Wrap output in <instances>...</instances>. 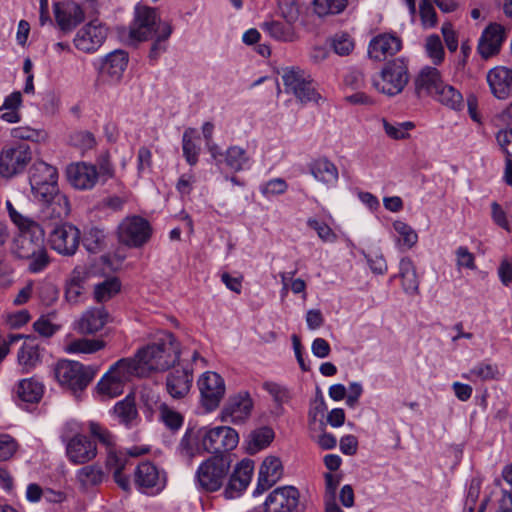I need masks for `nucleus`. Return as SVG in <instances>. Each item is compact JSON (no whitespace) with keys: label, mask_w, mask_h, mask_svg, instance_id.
Listing matches in <instances>:
<instances>
[{"label":"nucleus","mask_w":512,"mask_h":512,"mask_svg":"<svg viewBox=\"0 0 512 512\" xmlns=\"http://www.w3.org/2000/svg\"><path fill=\"white\" fill-rule=\"evenodd\" d=\"M66 176L69 184L78 190H91L100 180L97 166L83 161L69 164Z\"/></svg>","instance_id":"f3484780"},{"label":"nucleus","mask_w":512,"mask_h":512,"mask_svg":"<svg viewBox=\"0 0 512 512\" xmlns=\"http://www.w3.org/2000/svg\"><path fill=\"white\" fill-rule=\"evenodd\" d=\"M57 169L44 161H36L29 170L30 186H38L49 181H57Z\"/></svg>","instance_id":"f704fd0d"},{"label":"nucleus","mask_w":512,"mask_h":512,"mask_svg":"<svg viewBox=\"0 0 512 512\" xmlns=\"http://www.w3.org/2000/svg\"><path fill=\"white\" fill-rule=\"evenodd\" d=\"M433 97L451 109L460 110L463 107L462 94L453 86L445 84L444 82Z\"/></svg>","instance_id":"4c0bfd02"},{"label":"nucleus","mask_w":512,"mask_h":512,"mask_svg":"<svg viewBox=\"0 0 512 512\" xmlns=\"http://www.w3.org/2000/svg\"><path fill=\"white\" fill-rule=\"evenodd\" d=\"M54 16L57 26L63 33L71 32L85 18L83 9L74 1L56 3Z\"/></svg>","instance_id":"4be33fe9"},{"label":"nucleus","mask_w":512,"mask_h":512,"mask_svg":"<svg viewBox=\"0 0 512 512\" xmlns=\"http://www.w3.org/2000/svg\"><path fill=\"white\" fill-rule=\"evenodd\" d=\"M486 80L490 91L499 100H505L512 95V69L496 66L487 72Z\"/></svg>","instance_id":"b1692460"},{"label":"nucleus","mask_w":512,"mask_h":512,"mask_svg":"<svg viewBox=\"0 0 512 512\" xmlns=\"http://www.w3.org/2000/svg\"><path fill=\"white\" fill-rule=\"evenodd\" d=\"M394 230L399 234V243L407 249L412 248L418 241V235L415 230L403 221L393 223Z\"/></svg>","instance_id":"5fc2aeb1"},{"label":"nucleus","mask_w":512,"mask_h":512,"mask_svg":"<svg viewBox=\"0 0 512 512\" xmlns=\"http://www.w3.org/2000/svg\"><path fill=\"white\" fill-rule=\"evenodd\" d=\"M263 388L272 396L273 400L279 407L287 403L291 398L289 390L280 384L265 382L263 384Z\"/></svg>","instance_id":"13d9d810"},{"label":"nucleus","mask_w":512,"mask_h":512,"mask_svg":"<svg viewBox=\"0 0 512 512\" xmlns=\"http://www.w3.org/2000/svg\"><path fill=\"white\" fill-rule=\"evenodd\" d=\"M97 373L94 366H85L78 361L59 360L54 367V375L60 385L74 394L81 392L90 384Z\"/></svg>","instance_id":"423d86ee"},{"label":"nucleus","mask_w":512,"mask_h":512,"mask_svg":"<svg viewBox=\"0 0 512 512\" xmlns=\"http://www.w3.org/2000/svg\"><path fill=\"white\" fill-rule=\"evenodd\" d=\"M265 512H303L305 506L300 502V492L294 486L274 489L264 503Z\"/></svg>","instance_id":"4468645a"},{"label":"nucleus","mask_w":512,"mask_h":512,"mask_svg":"<svg viewBox=\"0 0 512 512\" xmlns=\"http://www.w3.org/2000/svg\"><path fill=\"white\" fill-rule=\"evenodd\" d=\"M49 225L33 222L19 229L12 245V253L21 260L28 261L31 273L43 271L50 259L45 247V233Z\"/></svg>","instance_id":"7ed1b4c3"},{"label":"nucleus","mask_w":512,"mask_h":512,"mask_svg":"<svg viewBox=\"0 0 512 512\" xmlns=\"http://www.w3.org/2000/svg\"><path fill=\"white\" fill-rule=\"evenodd\" d=\"M367 263L375 274H384L387 272V263L381 253H368L365 254Z\"/></svg>","instance_id":"774afa93"},{"label":"nucleus","mask_w":512,"mask_h":512,"mask_svg":"<svg viewBox=\"0 0 512 512\" xmlns=\"http://www.w3.org/2000/svg\"><path fill=\"white\" fill-rule=\"evenodd\" d=\"M105 240L106 235L104 230L93 227L85 233L83 246L90 253H98L105 248Z\"/></svg>","instance_id":"a18cd8bd"},{"label":"nucleus","mask_w":512,"mask_h":512,"mask_svg":"<svg viewBox=\"0 0 512 512\" xmlns=\"http://www.w3.org/2000/svg\"><path fill=\"white\" fill-rule=\"evenodd\" d=\"M88 430L93 437L107 448L108 456L110 453H117L115 449V437L107 428L97 422L90 421L88 423Z\"/></svg>","instance_id":"c03bdc74"},{"label":"nucleus","mask_w":512,"mask_h":512,"mask_svg":"<svg viewBox=\"0 0 512 512\" xmlns=\"http://www.w3.org/2000/svg\"><path fill=\"white\" fill-rule=\"evenodd\" d=\"M120 289L121 283L118 278H108L95 286L94 296L97 302H106L119 293Z\"/></svg>","instance_id":"37998d69"},{"label":"nucleus","mask_w":512,"mask_h":512,"mask_svg":"<svg viewBox=\"0 0 512 512\" xmlns=\"http://www.w3.org/2000/svg\"><path fill=\"white\" fill-rule=\"evenodd\" d=\"M18 362L24 372H29L40 362V353L36 345L24 344L18 352Z\"/></svg>","instance_id":"49530a36"},{"label":"nucleus","mask_w":512,"mask_h":512,"mask_svg":"<svg viewBox=\"0 0 512 512\" xmlns=\"http://www.w3.org/2000/svg\"><path fill=\"white\" fill-rule=\"evenodd\" d=\"M443 84L438 69L434 67H425L421 70L415 81L416 92L421 95L425 93L433 96Z\"/></svg>","instance_id":"7c9ffc66"},{"label":"nucleus","mask_w":512,"mask_h":512,"mask_svg":"<svg viewBox=\"0 0 512 512\" xmlns=\"http://www.w3.org/2000/svg\"><path fill=\"white\" fill-rule=\"evenodd\" d=\"M180 344L175 336L167 331L159 333L156 339L140 348L132 360L137 364V370L143 371V377L156 371H166L180 358Z\"/></svg>","instance_id":"f03ea898"},{"label":"nucleus","mask_w":512,"mask_h":512,"mask_svg":"<svg viewBox=\"0 0 512 512\" xmlns=\"http://www.w3.org/2000/svg\"><path fill=\"white\" fill-rule=\"evenodd\" d=\"M160 419L171 431H178L184 422V417L165 403L159 407Z\"/></svg>","instance_id":"8fccbe9b"},{"label":"nucleus","mask_w":512,"mask_h":512,"mask_svg":"<svg viewBox=\"0 0 512 512\" xmlns=\"http://www.w3.org/2000/svg\"><path fill=\"white\" fill-rule=\"evenodd\" d=\"M132 358H122L114 363L97 384L98 393L115 398L123 393L124 385L132 376L143 377Z\"/></svg>","instance_id":"20e7f679"},{"label":"nucleus","mask_w":512,"mask_h":512,"mask_svg":"<svg viewBox=\"0 0 512 512\" xmlns=\"http://www.w3.org/2000/svg\"><path fill=\"white\" fill-rule=\"evenodd\" d=\"M286 22L270 21L263 23V29L269 33L271 37L278 41L289 42L295 39V31L292 26L298 18V11L296 6L291 3L287 11H282Z\"/></svg>","instance_id":"bb28decb"},{"label":"nucleus","mask_w":512,"mask_h":512,"mask_svg":"<svg viewBox=\"0 0 512 512\" xmlns=\"http://www.w3.org/2000/svg\"><path fill=\"white\" fill-rule=\"evenodd\" d=\"M402 48L401 39L390 33H383L371 39L368 46V55L371 59L383 61L393 56Z\"/></svg>","instance_id":"a878e982"},{"label":"nucleus","mask_w":512,"mask_h":512,"mask_svg":"<svg viewBox=\"0 0 512 512\" xmlns=\"http://www.w3.org/2000/svg\"><path fill=\"white\" fill-rule=\"evenodd\" d=\"M307 225L317 232L318 237L322 241L329 242V243H333L336 241V239H337L336 234L325 222H321L316 219L309 218L307 221Z\"/></svg>","instance_id":"052dcab7"},{"label":"nucleus","mask_w":512,"mask_h":512,"mask_svg":"<svg viewBox=\"0 0 512 512\" xmlns=\"http://www.w3.org/2000/svg\"><path fill=\"white\" fill-rule=\"evenodd\" d=\"M420 17L424 27H434L437 22L436 11L433 5L427 0L421 1Z\"/></svg>","instance_id":"338daca9"},{"label":"nucleus","mask_w":512,"mask_h":512,"mask_svg":"<svg viewBox=\"0 0 512 512\" xmlns=\"http://www.w3.org/2000/svg\"><path fill=\"white\" fill-rule=\"evenodd\" d=\"M202 450L213 456L229 455V451L237 447L239 435L229 426L199 427Z\"/></svg>","instance_id":"0eeeda50"},{"label":"nucleus","mask_w":512,"mask_h":512,"mask_svg":"<svg viewBox=\"0 0 512 512\" xmlns=\"http://www.w3.org/2000/svg\"><path fill=\"white\" fill-rule=\"evenodd\" d=\"M426 51L434 64H440L444 59V48L438 35H430L426 40Z\"/></svg>","instance_id":"4d7b16f0"},{"label":"nucleus","mask_w":512,"mask_h":512,"mask_svg":"<svg viewBox=\"0 0 512 512\" xmlns=\"http://www.w3.org/2000/svg\"><path fill=\"white\" fill-rule=\"evenodd\" d=\"M288 185L282 178H275L266 182L261 187V192L265 196L280 195L286 192Z\"/></svg>","instance_id":"69168bd1"},{"label":"nucleus","mask_w":512,"mask_h":512,"mask_svg":"<svg viewBox=\"0 0 512 512\" xmlns=\"http://www.w3.org/2000/svg\"><path fill=\"white\" fill-rule=\"evenodd\" d=\"M193 383V369L190 364L174 368L166 376V390L173 399H183L188 395Z\"/></svg>","instance_id":"412c9836"},{"label":"nucleus","mask_w":512,"mask_h":512,"mask_svg":"<svg viewBox=\"0 0 512 512\" xmlns=\"http://www.w3.org/2000/svg\"><path fill=\"white\" fill-rule=\"evenodd\" d=\"M253 408V401L248 392L231 396L222 410V420L240 424L247 420Z\"/></svg>","instance_id":"aec40b11"},{"label":"nucleus","mask_w":512,"mask_h":512,"mask_svg":"<svg viewBox=\"0 0 512 512\" xmlns=\"http://www.w3.org/2000/svg\"><path fill=\"white\" fill-rule=\"evenodd\" d=\"M76 477L83 487L97 486L104 479V472L97 464L86 465L77 471Z\"/></svg>","instance_id":"a19ab883"},{"label":"nucleus","mask_w":512,"mask_h":512,"mask_svg":"<svg viewBox=\"0 0 512 512\" xmlns=\"http://www.w3.org/2000/svg\"><path fill=\"white\" fill-rule=\"evenodd\" d=\"M309 172L317 180L326 185H334L338 181V169L334 163L326 158L313 160L309 165Z\"/></svg>","instance_id":"473e14b6"},{"label":"nucleus","mask_w":512,"mask_h":512,"mask_svg":"<svg viewBox=\"0 0 512 512\" xmlns=\"http://www.w3.org/2000/svg\"><path fill=\"white\" fill-rule=\"evenodd\" d=\"M61 438L66 442V454L72 463L85 464L96 457L97 446L87 436L76 433L69 440L64 435Z\"/></svg>","instance_id":"a211bd4d"},{"label":"nucleus","mask_w":512,"mask_h":512,"mask_svg":"<svg viewBox=\"0 0 512 512\" xmlns=\"http://www.w3.org/2000/svg\"><path fill=\"white\" fill-rule=\"evenodd\" d=\"M504 41V29L499 24H490L483 32L478 41V53L483 59L496 55Z\"/></svg>","instance_id":"cd10ccee"},{"label":"nucleus","mask_w":512,"mask_h":512,"mask_svg":"<svg viewBox=\"0 0 512 512\" xmlns=\"http://www.w3.org/2000/svg\"><path fill=\"white\" fill-rule=\"evenodd\" d=\"M114 413L119 421L125 425H129L137 416V409L134 400L126 397L114 406Z\"/></svg>","instance_id":"603ef678"},{"label":"nucleus","mask_w":512,"mask_h":512,"mask_svg":"<svg viewBox=\"0 0 512 512\" xmlns=\"http://www.w3.org/2000/svg\"><path fill=\"white\" fill-rule=\"evenodd\" d=\"M128 64V53L123 50H115L109 53L103 60L100 73L110 83H118Z\"/></svg>","instance_id":"c85d7f7f"},{"label":"nucleus","mask_w":512,"mask_h":512,"mask_svg":"<svg viewBox=\"0 0 512 512\" xmlns=\"http://www.w3.org/2000/svg\"><path fill=\"white\" fill-rule=\"evenodd\" d=\"M18 445L8 434H0V461L9 460L17 451Z\"/></svg>","instance_id":"e2e57ef3"},{"label":"nucleus","mask_w":512,"mask_h":512,"mask_svg":"<svg viewBox=\"0 0 512 512\" xmlns=\"http://www.w3.org/2000/svg\"><path fill=\"white\" fill-rule=\"evenodd\" d=\"M281 78L286 93H292L301 103L317 102L320 95L310 75L298 67L282 69Z\"/></svg>","instance_id":"9d476101"},{"label":"nucleus","mask_w":512,"mask_h":512,"mask_svg":"<svg viewBox=\"0 0 512 512\" xmlns=\"http://www.w3.org/2000/svg\"><path fill=\"white\" fill-rule=\"evenodd\" d=\"M31 160L32 151L27 144L4 146L0 151V176L4 179L17 177L26 170Z\"/></svg>","instance_id":"9b49d317"},{"label":"nucleus","mask_w":512,"mask_h":512,"mask_svg":"<svg viewBox=\"0 0 512 512\" xmlns=\"http://www.w3.org/2000/svg\"><path fill=\"white\" fill-rule=\"evenodd\" d=\"M105 343L98 339L80 338L71 341L67 346L69 353H94L104 348Z\"/></svg>","instance_id":"de8ad7c7"},{"label":"nucleus","mask_w":512,"mask_h":512,"mask_svg":"<svg viewBox=\"0 0 512 512\" xmlns=\"http://www.w3.org/2000/svg\"><path fill=\"white\" fill-rule=\"evenodd\" d=\"M398 276L401 279L403 291L411 296L419 294L420 280L416 266L411 258L403 257L399 262Z\"/></svg>","instance_id":"c756f323"},{"label":"nucleus","mask_w":512,"mask_h":512,"mask_svg":"<svg viewBox=\"0 0 512 512\" xmlns=\"http://www.w3.org/2000/svg\"><path fill=\"white\" fill-rule=\"evenodd\" d=\"M498 374L497 366L489 363H479L475 367L469 370L468 373L463 374L462 377L471 381L475 380H491Z\"/></svg>","instance_id":"3c124183"},{"label":"nucleus","mask_w":512,"mask_h":512,"mask_svg":"<svg viewBox=\"0 0 512 512\" xmlns=\"http://www.w3.org/2000/svg\"><path fill=\"white\" fill-rule=\"evenodd\" d=\"M282 475L283 465L281 460L276 456L266 457L260 466L258 482L253 494H262L275 485Z\"/></svg>","instance_id":"393cba45"},{"label":"nucleus","mask_w":512,"mask_h":512,"mask_svg":"<svg viewBox=\"0 0 512 512\" xmlns=\"http://www.w3.org/2000/svg\"><path fill=\"white\" fill-rule=\"evenodd\" d=\"M274 431L268 426L253 430L249 435L248 450L251 454L268 447L274 439Z\"/></svg>","instance_id":"e433bc0d"},{"label":"nucleus","mask_w":512,"mask_h":512,"mask_svg":"<svg viewBox=\"0 0 512 512\" xmlns=\"http://www.w3.org/2000/svg\"><path fill=\"white\" fill-rule=\"evenodd\" d=\"M108 313L103 308H92L83 313L78 321V330L83 334H93L107 323Z\"/></svg>","instance_id":"2f4dec72"},{"label":"nucleus","mask_w":512,"mask_h":512,"mask_svg":"<svg viewBox=\"0 0 512 512\" xmlns=\"http://www.w3.org/2000/svg\"><path fill=\"white\" fill-rule=\"evenodd\" d=\"M248 162L249 157L246 150L239 146H231L225 152L223 163L234 172L244 170Z\"/></svg>","instance_id":"ea45409f"},{"label":"nucleus","mask_w":512,"mask_h":512,"mask_svg":"<svg viewBox=\"0 0 512 512\" xmlns=\"http://www.w3.org/2000/svg\"><path fill=\"white\" fill-rule=\"evenodd\" d=\"M202 405L208 411L216 409L225 394L224 379L216 372H205L198 379Z\"/></svg>","instance_id":"2eb2a0df"},{"label":"nucleus","mask_w":512,"mask_h":512,"mask_svg":"<svg viewBox=\"0 0 512 512\" xmlns=\"http://www.w3.org/2000/svg\"><path fill=\"white\" fill-rule=\"evenodd\" d=\"M135 483L143 492L156 494L166 485L165 473L151 462H142L136 468Z\"/></svg>","instance_id":"6ab92c4d"},{"label":"nucleus","mask_w":512,"mask_h":512,"mask_svg":"<svg viewBox=\"0 0 512 512\" xmlns=\"http://www.w3.org/2000/svg\"><path fill=\"white\" fill-rule=\"evenodd\" d=\"M456 265L458 269L467 268L470 270L476 269L475 257L465 246H460L455 251Z\"/></svg>","instance_id":"0e129e2a"},{"label":"nucleus","mask_w":512,"mask_h":512,"mask_svg":"<svg viewBox=\"0 0 512 512\" xmlns=\"http://www.w3.org/2000/svg\"><path fill=\"white\" fill-rule=\"evenodd\" d=\"M119 241L129 247H141L151 237L150 223L141 216H130L123 219L117 229Z\"/></svg>","instance_id":"ddd939ff"},{"label":"nucleus","mask_w":512,"mask_h":512,"mask_svg":"<svg viewBox=\"0 0 512 512\" xmlns=\"http://www.w3.org/2000/svg\"><path fill=\"white\" fill-rule=\"evenodd\" d=\"M171 34V25L160 20L155 8L144 5L135 7L134 19L129 27V40L135 45L139 42L153 40L148 54L151 62H156L160 55L167 50Z\"/></svg>","instance_id":"f257e3e1"},{"label":"nucleus","mask_w":512,"mask_h":512,"mask_svg":"<svg viewBox=\"0 0 512 512\" xmlns=\"http://www.w3.org/2000/svg\"><path fill=\"white\" fill-rule=\"evenodd\" d=\"M194 130L189 128L184 131L182 136L183 156L190 166H194L198 162L200 154L199 138L193 137Z\"/></svg>","instance_id":"58836bf2"},{"label":"nucleus","mask_w":512,"mask_h":512,"mask_svg":"<svg viewBox=\"0 0 512 512\" xmlns=\"http://www.w3.org/2000/svg\"><path fill=\"white\" fill-rule=\"evenodd\" d=\"M409 81L408 67L404 58L387 62L374 86L384 94L394 96L402 92Z\"/></svg>","instance_id":"f8f14e48"},{"label":"nucleus","mask_w":512,"mask_h":512,"mask_svg":"<svg viewBox=\"0 0 512 512\" xmlns=\"http://www.w3.org/2000/svg\"><path fill=\"white\" fill-rule=\"evenodd\" d=\"M34 198L42 203L41 220L62 219L70 211L69 200L60 193L57 181H49L38 186H31Z\"/></svg>","instance_id":"39448f33"},{"label":"nucleus","mask_w":512,"mask_h":512,"mask_svg":"<svg viewBox=\"0 0 512 512\" xmlns=\"http://www.w3.org/2000/svg\"><path fill=\"white\" fill-rule=\"evenodd\" d=\"M106 37L107 27L98 19H94L78 30L73 42L78 50L93 53L102 46Z\"/></svg>","instance_id":"dca6fc26"},{"label":"nucleus","mask_w":512,"mask_h":512,"mask_svg":"<svg viewBox=\"0 0 512 512\" xmlns=\"http://www.w3.org/2000/svg\"><path fill=\"white\" fill-rule=\"evenodd\" d=\"M60 219L41 220L43 225H50L49 243L53 250L62 255H73L79 245L80 231L73 225L58 223Z\"/></svg>","instance_id":"1a4fd4ad"},{"label":"nucleus","mask_w":512,"mask_h":512,"mask_svg":"<svg viewBox=\"0 0 512 512\" xmlns=\"http://www.w3.org/2000/svg\"><path fill=\"white\" fill-rule=\"evenodd\" d=\"M43 393L44 385L34 378L21 380L16 388L18 398L26 403H38Z\"/></svg>","instance_id":"72a5a7b5"},{"label":"nucleus","mask_w":512,"mask_h":512,"mask_svg":"<svg viewBox=\"0 0 512 512\" xmlns=\"http://www.w3.org/2000/svg\"><path fill=\"white\" fill-rule=\"evenodd\" d=\"M332 47L338 55H348L354 48V42L348 33H336L332 38Z\"/></svg>","instance_id":"bf43d9fd"},{"label":"nucleus","mask_w":512,"mask_h":512,"mask_svg":"<svg viewBox=\"0 0 512 512\" xmlns=\"http://www.w3.org/2000/svg\"><path fill=\"white\" fill-rule=\"evenodd\" d=\"M106 463L109 468L114 469V481L120 488L127 491L130 487V481L129 478L123 474L125 459H123L121 455H118V453H110V455L107 456Z\"/></svg>","instance_id":"79ce46f5"},{"label":"nucleus","mask_w":512,"mask_h":512,"mask_svg":"<svg viewBox=\"0 0 512 512\" xmlns=\"http://www.w3.org/2000/svg\"><path fill=\"white\" fill-rule=\"evenodd\" d=\"M254 470V461L243 459L237 464L224 490L227 499L239 497L249 485Z\"/></svg>","instance_id":"5701e85b"},{"label":"nucleus","mask_w":512,"mask_h":512,"mask_svg":"<svg viewBox=\"0 0 512 512\" xmlns=\"http://www.w3.org/2000/svg\"><path fill=\"white\" fill-rule=\"evenodd\" d=\"M230 455L212 456L204 461L196 472L197 481L207 492L219 490L230 469Z\"/></svg>","instance_id":"6e6552de"},{"label":"nucleus","mask_w":512,"mask_h":512,"mask_svg":"<svg viewBox=\"0 0 512 512\" xmlns=\"http://www.w3.org/2000/svg\"><path fill=\"white\" fill-rule=\"evenodd\" d=\"M11 136L15 139L39 142L44 139L45 133L30 127H16L11 130Z\"/></svg>","instance_id":"680f3d73"},{"label":"nucleus","mask_w":512,"mask_h":512,"mask_svg":"<svg viewBox=\"0 0 512 512\" xmlns=\"http://www.w3.org/2000/svg\"><path fill=\"white\" fill-rule=\"evenodd\" d=\"M383 128L385 133L394 140H404L410 137L409 131L415 128L411 121L392 124L383 119Z\"/></svg>","instance_id":"864d4df0"},{"label":"nucleus","mask_w":512,"mask_h":512,"mask_svg":"<svg viewBox=\"0 0 512 512\" xmlns=\"http://www.w3.org/2000/svg\"><path fill=\"white\" fill-rule=\"evenodd\" d=\"M313 6L315 13L324 17L341 13L347 6V0H314Z\"/></svg>","instance_id":"09e8293b"},{"label":"nucleus","mask_w":512,"mask_h":512,"mask_svg":"<svg viewBox=\"0 0 512 512\" xmlns=\"http://www.w3.org/2000/svg\"><path fill=\"white\" fill-rule=\"evenodd\" d=\"M70 143L82 151H87L96 146V139L89 131H76L70 135Z\"/></svg>","instance_id":"6e6d98bb"},{"label":"nucleus","mask_w":512,"mask_h":512,"mask_svg":"<svg viewBox=\"0 0 512 512\" xmlns=\"http://www.w3.org/2000/svg\"><path fill=\"white\" fill-rule=\"evenodd\" d=\"M198 436L199 428H188L186 430L178 446V451L181 456L191 460L200 452L202 446L201 439Z\"/></svg>","instance_id":"c9c22d12"}]
</instances>
